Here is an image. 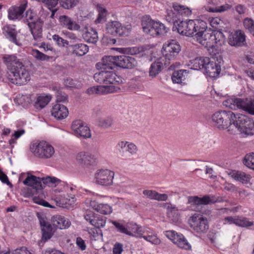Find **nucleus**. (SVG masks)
<instances>
[{
  "label": "nucleus",
  "instance_id": "obj_1",
  "mask_svg": "<svg viewBox=\"0 0 254 254\" xmlns=\"http://www.w3.org/2000/svg\"><path fill=\"white\" fill-rule=\"evenodd\" d=\"M7 69V78L13 84H25L30 79L28 71L25 69L21 60L15 54H5L2 58Z\"/></svg>",
  "mask_w": 254,
  "mask_h": 254
},
{
  "label": "nucleus",
  "instance_id": "obj_2",
  "mask_svg": "<svg viewBox=\"0 0 254 254\" xmlns=\"http://www.w3.org/2000/svg\"><path fill=\"white\" fill-rule=\"evenodd\" d=\"M42 233V238L39 241V245L43 246L44 244L50 240L54 235L56 229L68 228L71 225L70 221L65 217L60 215L52 216L51 224L47 221L46 217L40 213H37Z\"/></svg>",
  "mask_w": 254,
  "mask_h": 254
},
{
  "label": "nucleus",
  "instance_id": "obj_3",
  "mask_svg": "<svg viewBox=\"0 0 254 254\" xmlns=\"http://www.w3.org/2000/svg\"><path fill=\"white\" fill-rule=\"evenodd\" d=\"M23 183L29 188L26 192L25 196L30 197L33 195L42 192L45 185L50 186V185L60 184L61 186H64V190L68 191L69 190H72V188L69 187L68 185L64 182L55 177H47L45 178L37 177L35 176L28 174V176Z\"/></svg>",
  "mask_w": 254,
  "mask_h": 254
},
{
  "label": "nucleus",
  "instance_id": "obj_4",
  "mask_svg": "<svg viewBox=\"0 0 254 254\" xmlns=\"http://www.w3.org/2000/svg\"><path fill=\"white\" fill-rule=\"evenodd\" d=\"M207 25L205 22V27L203 30L199 29L195 33L194 37L197 41L205 47L210 48L221 45V41L224 39L223 33L219 30L211 31L208 30Z\"/></svg>",
  "mask_w": 254,
  "mask_h": 254
},
{
  "label": "nucleus",
  "instance_id": "obj_5",
  "mask_svg": "<svg viewBox=\"0 0 254 254\" xmlns=\"http://www.w3.org/2000/svg\"><path fill=\"white\" fill-rule=\"evenodd\" d=\"M235 114L230 111L220 110L215 112L211 116L212 125L220 129H228L231 134H235L233 128Z\"/></svg>",
  "mask_w": 254,
  "mask_h": 254
},
{
  "label": "nucleus",
  "instance_id": "obj_6",
  "mask_svg": "<svg viewBox=\"0 0 254 254\" xmlns=\"http://www.w3.org/2000/svg\"><path fill=\"white\" fill-rule=\"evenodd\" d=\"M172 30L177 32L180 35L188 37L194 36L195 33H197L199 29L203 30L205 27V21L202 20H189L186 21L181 20Z\"/></svg>",
  "mask_w": 254,
  "mask_h": 254
},
{
  "label": "nucleus",
  "instance_id": "obj_7",
  "mask_svg": "<svg viewBox=\"0 0 254 254\" xmlns=\"http://www.w3.org/2000/svg\"><path fill=\"white\" fill-rule=\"evenodd\" d=\"M23 21L26 24L34 40L38 41L42 37L43 22L32 9H29L24 13Z\"/></svg>",
  "mask_w": 254,
  "mask_h": 254
},
{
  "label": "nucleus",
  "instance_id": "obj_8",
  "mask_svg": "<svg viewBox=\"0 0 254 254\" xmlns=\"http://www.w3.org/2000/svg\"><path fill=\"white\" fill-rule=\"evenodd\" d=\"M235 127L242 137H246L254 134V122L249 117L243 114H236L233 121Z\"/></svg>",
  "mask_w": 254,
  "mask_h": 254
},
{
  "label": "nucleus",
  "instance_id": "obj_9",
  "mask_svg": "<svg viewBox=\"0 0 254 254\" xmlns=\"http://www.w3.org/2000/svg\"><path fill=\"white\" fill-rule=\"evenodd\" d=\"M141 26L144 32L152 36L164 35L169 29L159 21L152 20L148 16L142 18Z\"/></svg>",
  "mask_w": 254,
  "mask_h": 254
},
{
  "label": "nucleus",
  "instance_id": "obj_10",
  "mask_svg": "<svg viewBox=\"0 0 254 254\" xmlns=\"http://www.w3.org/2000/svg\"><path fill=\"white\" fill-rule=\"evenodd\" d=\"M30 149L35 156L42 159L52 158L55 154L54 147L46 141H37L32 143Z\"/></svg>",
  "mask_w": 254,
  "mask_h": 254
},
{
  "label": "nucleus",
  "instance_id": "obj_11",
  "mask_svg": "<svg viewBox=\"0 0 254 254\" xmlns=\"http://www.w3.org/2000/svg\"><path fill=\"white\" fill-rule=\"evenodd\" d=\"M181 51V46L176 40L168 41L163 44L162 49V61L166 66L174 61Z\"/></svg>",
  "mask_w": 254,
  "mask_h": 254
},
{
  "label": "nucleus",
  "instance_id": "obj_12",
  "mask_svg": "<svg viewBox=\"0 0 254 254\" xmlns=\"http://www.w3.org/2000/svg\"><path fill=\"white\" fill-rule=\"evenodd\" d=\"M95 81L100 84H121L125 82V80L120 76H118L112 71H100L96 73L93 76Z\"/></svg>",
  "mask_w": 254,
  "mask_h": 254
},
{
  "label": "nucleus",
  "instance_id": "obj_13",
  "mask_svg": "<svg viewBox=\"0 0 254 254\" xmlns=\"http://www.w3.org/2000/svg\"><path fill=\"white\" fill-rule=\"evenodd\" d=\"M190 228L198 234L206 233L209 228L207 218L202 215L194 213L189 219Z\"/></svg>",
  "mask_w": 254,
  "mask_h": 254
},
{
  "label": "nucleus",
  "instance_id": "obj_14",
  "mask_svg": "<svg viewBox=\"0 0 254 254\" xmlns=\"http://www.w3.org/2000/svg\"><path fill=\"white\" fill-rule=\"evenodd\" d=\"M223 105L232 110L242 109L254 114V108L251 101L244 100L240 98H230L224 101Z\"/></svg>",
  "mask_w": 254,
  "mask_h": 254
},
{
  "label": "nucleus",
  "instance_id": "obj_15",
  "mask_svg": "<svg viewBox=\"0 0 254 254\" xmlns=\"http://www.w3.org/2000/svg\"><path fill=\"white\" fill-rule=\"evenodd\" d=\"M131 25L129 24L122 25L117 21L109 22L107 25V30L109 33L119 36H127L131 30Z\"/></svg>",
  "mask_w": 254,
  "mask_h": 254
},
{
  "label": "nucleus",
  "instance_id": "obj_16",
  "mask_svg": "<svg viewBox=\"0 0 254 254\" xmlns=\"http://www.w3.org/2000/svg\"><path fill=\"white\" fill-rule=\"evenodd\" d=\"M115 173L108 169L98 170L94 174V181L96 184L103 186H111Z\"/></svg>",
  "mask_w": 254,
  "mask_h": 254
},
{
  "label": "nucleus",
  "instance_id": "obj_17",
  "mask_svg": "<svg viewBox=\"0 0 254 254\" xmlns=\"http://www.w3.org/2000/svg\"><path fill=\"white\" fill-rule=\"evenodd\" d=\"M119 154L123 158L127 159L136 155L138 150L137 146L132 142L121 141L118 143Z\"/></svg>",
  "mask_w": 254,
  "mask_h": 254
},
{
  "label": "nucleus",
  "instance_id": "obj_18",
  "mask_svg": "<svg viewBox=\"0 0 254 254\" xmlns=\"http://www.w3.org/2000/svg\"><path fill=\"white\" fill-rule=\"evenodd\" d=\"M216 201L213 196L209 195H205L202 197L198 196H190L188 197V203L190 205V209L196 211L199 210L200 205L214 203Z\"/></svg>",
  "mask_w": 254,
  "mask_h": 254
},
{
  "label": "nucleus",
  "instance_id": "obj_19",
  "mask_svg": "<svg viewBox=\"0 0 254 254\" xmlns=\"http://www.w3.org/2000/svg\"><path fill=\"white\" fill-rule=\"evenodd\" d=\"M28 6V2L24 0L19 5H12L8 10V18L10 20H20L23 18V14Z\"/></svg>",
  "mask_w": 254,
  "mask_h": 254
},
{
  "label": "nucleus",
  "instance_id": "obj_20",
  "mask_svg": "<svg viewBox=\"0 0 254 254\" xmlns=\"http://www.w3.org/2000/svg\"><path fill=\"white\" fill-rule=\"evenodd\" d=\"M84 218L91 225L99 229L104 227L106 223V218L105 217L90 211L86 212L84 215Z\"/></svg>",
  "mask_w": 254,
  "mask_h": 254
},
{
  "label": "nucleus",
  "instance_id": "obj_21",
  "mask_svg": "<svg viewBox=\"0 0 254 254\" xmlns=\"http://www.w3.org/2000/svg\"><path fill=\"white\" fill-rule=\"evenodd\" d=\"M71 128L77 136L83 138H90L91 133L89 127L81 120H75L72 122Z\"/></svg>",
  "mask_w": 254,
  "mask_h": 254
},
{
  "label": "nucleus",
  "instance_id": "obj_22",
  "mask_svg": "<svg viewBox=\"0 0 254 254\" xmlns=\"http://www.w3.org/2000/svg\"><path fill=\"white\" fill-rule=\"evenodd\" d=\"M97 69L101 71H110L117 66L116 56H105L102 58L101 62L96 64Z\"/></svg>",
  "mask_w": 254,
  "mask_h": 254
},
{
  "label": "nucleus",
  "instance_id": "obj_23",
  "mask_svg": "<svg viewBox=\"0 0 254 254\" xmlns=\"http://www.w3.org/2000/svg\"><path fill=\"white\" fill-rule=\"evenodd\" d=\"M246 38L244 33L240 30L236 31L234 33L229 34L228 43L233 47H241L244 45Z\"/></svg>",
  "mask_w": 254,
  "mask_h": 254
},
{
  "label": "nucleus",
  "instance_id": "obj_24",
  "mask_svg": "<svg viewBox=\"0 0 254 254\" xmlns=\"http://www.w3.org/2000/svg\"><path fill=\"white\" fill-rule=\"evenodd\" d=\"M117 66L123 68H132L137 64V61L132 56L122 55L116 56Z\"/></svg>",
  "mask_w": 254,
  "mask_h": 254
},
{
  "label": "nucleus",
  "instance_id": "obj_25",
  "mask_svg": "<svg viewBox=\"0 0 254 254\" xmlns=\"http://www.w3.org/2000/svg\"><path fill=\"white\" fill-rule=\"evenodd\" d=\"M120 89L118 86L115 85H100L93 86L87 90L89 94H103L117 92Z\"/></svg>",
  "mask_w": 254,
  "mask_h": 254
},
{
  "label": "nucleus",
  "instance_id": "obj_26",
  "mask_svg": "<svg viewBox=\"0 0 254 254\" xmlns=\"http://www.w3.org/2000/svg\"><path fill=\"white\" fill-rule=\"evenodd\" d=\"M3 33L6 39L11 43L18 46L21 45L19 39L18 38L17 31L13 26H6Z\"/></svg>",
  "mask_w": 254,
  "mask_h": 254
},
{
  "label": "nucleus",
  "instance_id": "obj_27",
  "mask_svg": "<svg viewBox=\"0 0 254 254\" xmlns=\"http://www.w3.org/2000/svg\"><path fill=\"white\" fill-rule=\"evenodd\" d=\"M207 63L204 71L210 77H217L221 71L220 65L215 62L210 61L209 58Z\"/></svg>",
  "mask_w": 254,
  "mask_h": 254
},
{
  "label": "nucleus",
  "instance_id": "obj_28",
  "mask_svg": "<svg viewBox=\"0 0 254 254\" xmlns=\"http://www.w3.org/2000/svg\"><path fill=\"white\" fill-rule=\"evenodd\" d=\"M51 114L57 120H62L68 116V111L65 106L58 103L53 106Z\"/></svg>",
  "mask_w": 254,
  "mask_h": 254
},
{
  "label": "nucleus",
  "instance_id": "obj_29",
  "mask_svg": "<svg viewBox=\"0 0 254 254\" xmlns=\"http://www.w3.org/2000/svg\"><path fill=\"white\" fill-rule=\"evenodd\" d=\"M59 21L63 27L70 30H79L80 28V25L68 16H61Z\"/></svg>",
  "mask_w": 254,
  "mask_h": 254
},
{
  "label": "nucleus",
  "instance_id": "obj_30",
  "mask_svg": "<svg viewBox=\"0 0 254 254\" xmlns=\"http://www.w3.org/2000/svg\"><path fill=\"white\" fill-rule=\"evenodd\" d=\"M77 161L81 165H92L95 162L94 156L90 153L80 152L76 156Z\"/></svg>",
  "mask_w": 254,
  "mask_h": 254
},
{
  "label": "nucleus",
  "instance_id": "obj_31",
  "mask_svg": "<svg viewBox=\"0 0 254 254\" xmlns=\"http://www.w3.org/2000/svg\"><path fill=\"white\" fill-rule=\"evenodd\" d=\"M90 206L97 212L104 215L109 214L112 212V207L108 204H99L95 201H91Z\"/></svg>",
  "mask_w": 254,
  "mask_h": 254
},
{
  "label": "nucleus",
  "instance_id": "obj_32",
  "mask_svg": "<svg viewBox=\"0 0 254 254\" xmlns=\"http://www.w3.org/2000/svg\"><path fill=\"white\" fill-rule=\"evenodd\" d=\"M71 49L72 53L78 56L85 55L89 50L88 46L83 43H77L69 45Z\"/></svg>",
  "mask_w": 254,
  "mask_h": 254
},
{
  "label": "nucleus",
  "instance_id": "obj_33",
  "mask_svg": "<svg viewBox=\"0 0 254 254\" xmlns=\"http://www.w3.org/2000/svg\"><path fill=\"white\" fill-rule=\"evenodd\" d=\"M135 227L133 228L134 230H132V232L137 233L139 235L140 237L143 238L146 241L151 243L152 244L158 245L160 243V240L155 234L144 235L139 232V228L136 224L134 225Z\"/></svg>",
  "mask_w": 254,
  "mask_h": 254
},
{
  "label": "nucleus",
  "instance_id": "obj_34",
  "mask_svg": "<svg viewBox=\"0 0 254 254\" xmlns=\"http://www.w3.org/2000/svg\"><path fill=\"white\" fill-rule=\"evenodd\" d=\"M186 70H179L173 72L172 76V80L174 83L184 84L185 81L187 76Z\"/></svg>",
  "mask_w": 254,
  "mask_h": 254
},
{
  "label": "nucleus",
  "instance_id": "obj_35",
  "mask_svg": "<svg viewBox=\"0 0 254 254\" xmlns=\"http://www.w3.org/2000/svg\"><path fill=\"white\" fill-rule=\"evenodd\" d=\"M230 175L234 180L245 184H248L250 179L249 175L241 171H233L230 173Z\"/></svg>",
  "mask_w": 254,
  "mask_h": 254
},
{
  "label": "nucleus",
  "instance_id": "obj_36",
  "mask_svg": "<svg viewBox=\"0 0 254 254\" xmlns=\"http://www.w3.org/2000/svg\"><path fill=\"white\" fill-rule=\"evenodd\" d=\"M82 37L86 42L92 44H95L98 39L97 32L93 28L85 32Z\"/></svg>",
  "mask_w": 254,
  "mask_h": 254
},
{
  "label": "nucleus",
  "instance_id": "obj_37",
  "mask_svg": "<svg viewBox=\"0 0 254 254\" xmlns=\"http://www.w3.org/2000/svg\"><path fill=\"white\" fill-rule=\"evenodd\" d=\"M50 95H41L37 98L34 103V107L36 109L41 110L44 108L51 101Z\"/></svg>",
  "mask_w": 254,
  "mask_h": 254
},
{
  "label": "nucleus",
  "instance_id": "obj_38",
  "mask_svg": "<svg viewBox=\"0 0 254 254\" xmlns=\"http://www.w3.org/2000/svg\"><path fill=\"white\" fill-rule=\"evenodd\" d=\"M232 7V5L229 3H225L222 5H218L217 6L211 7L209 5H205L204 8L205 11L209 12H223L230 9Z\"/></svg>",
  "mask_w": 254,
  "mask_h": 254
},
{
  "label": "nucleus",
  "instance_id": "obj_39",
  "mask_svg": "<svg viewBox=\"0 0 254 254\" xmlns=\"http://www.w3.org/2000/svg\"><path fill=\"white\" fill-rule=\"evenodd\" d=\"M110 222L114 225L118 232L125 234L128 236L132 235V233L130 231L128 226H126L119 221L111 220H110Z\"/></svg>",
  "mask_w": 254,
  "mask_h": 254
},
{
  "label": "nucleus",
  "instance_id": "obj_40",
  "mask_svg": "<svg viewBox=\"0 0 254 254\" xmlns=\"http://www.w3.org/2000/svg\"><path fill=\"white\" fill-rule=\"evenodd\" d=\"M209 60L208 57H199L195 59L192 62L194 69H205L207 62Z\"/></svg>",
  "mask_w": 254,
  "mask_h": 254
},
{
  "label": "nucleus",
  "instance_id": "obj_41",
  "mask_svg": "<svg viewBox=\"0 0 254 254\" xmlns=\"http://www.w3.org/2000/svg\"><path fill=\"white\" fill-rule=\"evenodd\" d=\"M174 239L173 243L177 245L179 247L186 250L190 249V245L182 234H179L178 236H176V238Z\"/></svg>",
  "mask_w": 254,
  "mask_h": 254
},
{
  "label": "nucleus",
  "instance_id": "obj_42",
  "mask_svg": "<svg viewBox=\"0 0 254 254\" xmlns=\"http://www.w3.org/2000/svg\"><path fill=\"white\" fill-rule=\"evenodd\" d=\"M173 7L174 11L177 12L178 16L182 15L183 16H189L191 14V10L190 8L185 5L174 3Z\"/></svg>",
  "mask_w": 254,
  "mask_h": 254
},
{
  "label": "nucleus",
  "instance_id": "obj_43",
  "mask_svg": "<svg viewBox=\"0 0 254 254\" xmlns=\"http://www.w3.org/2000/svg\"><path fill=\"white\" fill-rule=\"evenodd\" d=\"M165 18L167 21L170 23H173V26L175 27L177 24H178L180 21L179 16L177 12L172 10H168L167 11V14L165 16Z\"/></svg>",
  "mask_w": 254,
  "mask_h": 254
},
{
  "label": "nucleus",
  "instance_id": "obj_44",
  "mask_svg": "<svg viewBox=\"0 0 254 254\" xmlns=\"http://www.w3.org/2000/svg\"><path fill=\"white\" fill-rule=\"evenodd\" d=\"M162 64L159 62L153 63L149 68V75L154 77L158 75L162 70Z\"/></svg>",
  "mask_w": 254,
  "mask_h": 254
},
{
  "label": "nucleus",
  "instance_id": "obj_45",
  "mask_svg": "<svg viewBox=\"0 0 254 254\" xmlns=\"http://www.w3.org/2000/svg\"><path fill=\"white\" fill-rule=\"evenodd\" d=\"M79 0H59L60 6L66 9H69L75 7L79 2Z\"/></svg>",
  "mask_w": 254,
  "mask_h": 254
},
{
  "label": "nucleus",
  "instance_id": "obj_46",
  "mask_svg": "<svg viewBox=\"0 0 254 254\" xmlns=\"http://www.w3.org/2000/svg\"><path fill=\"white\" fill-rule=\"evenodd\" d=\"M31 54L37 60L43 61H48L52 58V57L43 54V53L36 49L32 50L31 51Z\"/></svg>",
  "mask_w": 254,
  "mask_h": 254
},
{
  "label": "nucleus",
  "instance_id": "obj_47",
  "mask_svg": "<svg viewBox=\"0 0 254 254\" xmlns=\"http://www.w3.org/2000/svg\"><path fill=\"white\" fill-rule=\"evenodd\" d=\"M243 163L248 168L254 170V153L247 154L244 157Z\"/></svg>",
  "mask_w": 254,
  "mask_h": 254
},
{
  "label": "nucleus",
  "instance_id": "obj_48",
  "mask_svg": "<svg viewBox=\"0 0 254 254\" xmlns=\"http://www.w3.org/2000/svg\"><path fill=\"white\" fill-rule=\"evenodd\" d=\"M244 25L254 36V21L251 18H246L244 21Z\"/></svg>",
  "mask_w": 254,
  "mask_h": 254
},
{
  "label": "nucleus",
  "instance_id": "obj_49",
  "mask_svg": "<svg viewBox=\"0 0 254 254\" xmlns=\"http://www.w3.org/2000/svg\"><path fill=\"white\" fill-rule=\"evenodd\" d=\"M254 225V222L250 221L247 218H242L238 219L237 226L241 227L248 228Z\"/></svg>",
  "mask_w": 254,
  "mask_h": 254
},
{
  "label": "nucleus",
  "instance_id": "obj_50",
  "mask_svg": "<svg viewBox=\"0 0 254 254\" xmlns=\"http://www.w3.org/2000/svg\"><path fill=\"white\" fill-rule=\"evenodd\" d=\"M56 96V101L58 103H65L68 101L67 95L64 92H62V90H59L57 91Z\"/></svg>",
  "mask_w": 254,
  "mask_h": 254
},
{
  "label": "nucleus",
  "instance_id": "obj_51",
  "mask_svg": "<svg viewBox=\"0 0 254 254\" xmlns=\"http://www.w3.org/2000/svg\"><path fill=\"white\" fill-rule=\"evenodd\" d=\"M53 39L59 46L64 47L68 45V42L67 40L64 39L58 35H54Z\"/></svg>",
  "mask_w": 254,
  "mask_h": 254
},
{
  "label": "nucleus",
  "instance_id": "obj_52",
  "mask_svg": "<svg viewBox=\"0 0 254 254\" xmlns=\"http://www.w3.org/2000/svg\"><path fill=\"white\" fill-rule=\"evenodd\" d=\"M107 12V11L106 9L102 7L100 8L99 9L98 17L95 22L96 23H102L104 22L106 20Z\"/></svg>",
  "mask_w": 254,
  "mask_h": 254
},
{
  "label": "nucleus",
  "instance_id": "obj_53",
  "mask_svg": "<svg viewBox=\"0 0 254 254\" xmlns=\"http://www.w3.org/2000/svg\"><path fill=\"white\" fill-rule=\"evenodd\" d=\"M112 124L113 120L110 118L100 119L99 122V126L104 128H108L110 127Z\"/></svg>",
  "mask_w": 254,
  "mask_h": 254
},
{
  "label": "nucleus",
  "instance_id": "obj_54",
  "mask_svg": "<svg viewBox=\"0 0 254 254\" xmlns=\"http://www.w3.org/2000/svg\"><path fill=\"white\" fill-rule=\"evenodd\" d=\"M210 24L212 27L217 28L218 26L220 27H222L221 25L223 23V21L218 17L211 18L209 19Z\"/></svg>",
  "mask_w": 254,
  "mask_h": 254
},
{
  "label": "nucleus",
  "instance_id": "obj_55",
  "mask_svg": "<svg viewBox=\"0 0 254 254\" xmlns=\"http://www.w3.org/2000/svg\"><path fill=\"white\" fill-rule=\"evenodd\" d=\"M3 254H31V253L27 250L26 247H22L16 249L11 253L8 251Z\"/></svg>",
  "mask_w": 254,
  "mask_h": 254
},
{
  "label": "nucleus",
  "instance_id": "obj_56",
  "mask_svg": "<svg viewBox=\"0 0 254 254\" xmlns=\"http://www.w3.org/2000/svg\"><path fill=\"white\" fill-rule=\"evenodd\" d=\"M123 251V245L122 243L117 242L115 244L113 249V254H122Z\"/></svg>",
  "mask_w": 254,
  "mask_h": 254
},
{
  "label": "nucleus",
  "instance_id": "obj_57",
  "mask_svg": "<svg viewBox=\"0 0 254 254\" xmlns=\"http://www.w3.org/2000/svg\"><path fill=\"white\" fill-rule=\"evenodd\" d=\"M143 194L150 199H154L156 196L157 191L153 190H145L143 191Z\"/></svg>",
  "mask_w": 254,
  "mask_h": 254
},
{
  "label": "nucleus",
  "instance_id": "obj_58",
  "mask_svg": "<svg viewBox=\"0 0 254 254\" xmlns=\"http://www.w3.org/2000/svg\"><path fill=\"white\" fill-rule=\"evenodd\" d=\"M238 217H235L233 216H227L224 218V220L225 222L224 224H235L237 226V222H238Z\"/></svg>",
  "mask_w": 254,
  "mask_h": 254
},
{
  "label": "nucleus",
  "instance_id": "obj_59",
  "mask_svg": "<svg viewBox=\"0 0 254 254\" xmlns=\"http://www.w3.org/2000/svg\"><path fill=\"white\" fill-rule=\"evenodd\" d=\"M76 244L81 251L85 250L86 249L85 241L81 237H79L76 238Z\"/></svg>",
  "mask_w": 254,
  "mask_h": 254
},
{
  "label": "nucleus",
  "instance_id": "obj_60",
  "mask_svg": "<svg viewBox=\"0 0 254 254\" xmlns=\"http://www.w3.org/2000/svg\"><path fill=\"white\" fill-rule=\"evenodd\" d=\"M59 0H41V1L47 4L49 9L55 7L58 3Z\"/></svg>",
  "mask_w": 254,
  "mask_h": 254
},
{
  "label": "nucleus",
  "instance_id": "obj_61",
  "mask_svg": "<svg viewBox=\"0 0 254 254\" xmlns=\"http://www.w3.org/2000/svg\"><path fill=\"white\" fill-rule=\"evenodd\" d=\"M89 234L95 239L99 236H102V232L100 229L97 228L91 229L89 232Z\"/></svg>",
  "mask_w": 254,
  "mask_h": 254
},
{
  "label": "nucleus",
  "instance_id": "obj_62",
  "mask_svg": "<svg viewBox=\"0 0 254 254\" xmlns=\"http://www.w3.org/2000/svg\"><path fill=\"white\" fill-rule=\"evenodd\" d=\"M246 61L250 64H254V52H248L245 55Z\"/></svg>",
  "mask_w": 254,
  "mask_h": 254
},
{
  "label": "nucleus",
  "instance_id": "obj_63",
  "mask_svg": "<svg viewBox=\"0 0 254 254\" xmlns=\"http://www.w3.org/2000/svg\"><path fill=\"white\" fill-rule=\"evenodd\" d=\"M178 233L174 231H166L165 232V236L173 243L174 242V239L176 238V236H178Z\"/></svg>",
  "mask_w": 254,
  "mask_h": 254
},
{
  "label": "nucleus",
  "instance_id": "obj_64",
  "mask_svg": "<svg viewBox=\"0 0 254 254\" xmlns=\"http://www.w3.org/2000/svg\"><path fill=\"white\" fill-rule=\"evenodd\" d=\"M0 180L7 185L12 186V184L8 180L7 176L1 170H0Z\"/></svg>",
  "mask_w": 254,
  "mask_h": 254
}]
</instances>
